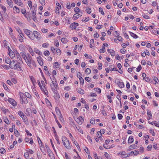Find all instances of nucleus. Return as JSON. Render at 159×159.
I'll use <instances>...</instances> for the list:
<instances>
[{"instance_id": "nucleus-1", "label": "nucleus", "mask_w": 159, "mask_h": 159, "mask_svg": "<svg viewBox=\"0 0 159 159\" xmlns=\"http://www.w3.org/2000/svg\"><path fill=\"white\" fill-rule=\"evenodd\" d=\"M20 100H22L21 104L24 103L25 104H26L28 103V102L27 100V98L24 95V94L22 93H20Z\"/></svg>"}, {"instance_id": "nucleus-2", "label": "nucleus", "mask_w": 159, "mask_h": 159, "mask_svg": "<svg viewBox=\"0 0 159 159\" xmlns=\"http://www.w3.org/2000/svg\"><path fill=\"white\" fill-rule=\"evenodd\" d=\"M24 31L30 38L31 39H34L33 33L31 31L27 29H24Z\"/></svg>"}, {"instance_id": "nucleus-3", "label": "nucleus", "mask_w": 159, "mask_h": 159, "mask_svg": "<svg viewBox=\"0 0 159 159\" xmlns=\"http://www.w3.org/2000/svg\"><path fill=\"white\" fill-rule=\"evenodd\" d=\"M27 60L26 61V62L27 63L28 66L30 67L32 64V61L33 60L31 57L30 56V54L28 53L27 56Z\"/></svg>"}, {"instance_id": "nucleus-4", "label": "nucleus", "mask_w": 159, "mask_h": 159, "mask_svg": "<svg viewBox=\"0 0 159 159\" xmlns=\"http://www.w3.org/2000/svg\"><path fill=\"white\" fill-rule=\"evenodd\" d=\"M33 34L34 39L35 37L38 39L39 40L42 37L41 34L36 31H34Z\"/></svg>"}, {"instance_id": "nucleus-5", "label": "nucleus", "mask_w": 159, "mask_h": 159, "mask_svg": "<svg viewBox=\"0 0 159 159\" xmlns=\"http://www.w3.org/2000/svg\"><path fill=\"white\" fill-rule=\"evenodd\" d=\"M20 64H19V62H17L15 64V66L13 67H12V69L14 70H17L19 71H22V70L21 68V67L20 65Z\"/></svg>"}, {"instance_id": "nucleus-6", "label": "nucleus", "mask_w": 159, "mask_h": 159, "mask_svg": "<svg viewBox=\"0 0 159 159\" xmlns=\"http://www.w3.org/2000/svg\"><path fill=\"white\" fill-rule=\"evenodd\" d=\"M16 58H17V59L19 60L20 61V62H19V64H22L23 63V62L22 61V58L21 56L17 52H16Z\"/></svg>"}, {"instance_id": "nucleus-7", "label": "nucleus", "mask_w": 159, "mask_h": 159, "mask_svg": "<svg viewBox=\"0 0 159 159\" xmlns=\"http://www.w3.org/2000/svg\"><path fill=\"white\" fill-rule=\"evenodd\" d=\"M119 79H116L115 80V83H116L118 86L120 88H122L124 87L125 85L123 82L119 81Z\"/></svg>"}, {"instance_id": "nucleus-8", "label": "nucleus", "mask_w": 159, "mask_h": 159, "mask_svg": "<svg viewBox=\"0 0 159 159\" xmlns=\"http://www.w3.org/2000/svg\"><path fill=\"white\" fill-rule=\"evenodd\" d=\"M75 120L79 125H81L84 121V120L82 116H80L79 117L77 118Z\"/></svg>"}, {"instance_id": "nucleus-9", "label": "nucleus", "mask_w": 159, "mask_h": 159, "mask_svg": "<svg viewBox=\"0 0 159 159\" xmlns=\"http://www.w3.org/2000/svg\"><path fill=\"white\" fill-rule=\"evenodd\" d=\"M8 101L11 103L13 106H16V102L13 99L9 98L8 100Z\"/></svg>"}, {"instance_id": "nucleus-10", "label": "nucleus", "mask_w": 159, "mask_h": 159, "mask_svg": "<svg viewBox=\"0 0 159 159\" xmlns=\"http://www.w3.org/2000/svg\"><path fill=\"white\" fill-rule=\"evenodd\" d=\"M63 143L64 145L68 149H70L71 148L70 143L69 141L67 142H64Z\"/></svg>"}, {"instance_id": "nucleus-11", "label": "nucleus", "mask_w": 159, "mask_h": 159, "mask_svg": "<svg viewBox=\"0 0 159 159\" xmlns=\"http://www.w3.org/2000/svg\"><path fill=\"white\" fill-rule=\"evenodd\" d=\"M21 118L23 120L24 122H25V124L26 125H28L29 124V122L26 116L25 115H23V117H22Z\"/></svg>"}, {"instance_id": "nucleus-12", "label": "nucleus", "mask_w": 159, "mask_h": 159, "mask_svg": "<svg viewBox=\"0 0 159 159\" xmlns=\"http://www.w3.org/2000/svg\"><path fill=\"white\" fill-rule=\"evenodd\" d=\"M37 60L39 64L40 65L42 66L43 64V59L42 58L39 56L37 58Z\"/></svg>"}, {"instance_id": "nucleus-13", "label": "nucleus", "mask_w": 159, "mask_h": 159, "mask_svg": "<svg viewBox=\"0 0 159 159\" xmlns=\"http://www.w3.org/2000/svg\"><path fill=\"white\" fill-rule=\"evenodd\" d=\"M14 1L15 3L17 5L21 7H23V4L20 0H15V1Z\"/></svg>"}, {"instance_id": "nucleus-14", "label": "nucleus", "mask_w": 159, "mask_h": 159, "mask_svg": "<svg viewBox=\"0 0 159 159\" xmlns=\"http://www.w3.org/2000/svg\"><path fill=\"white\" fill-rule=\"evenodd\" d=\"M47 151L49 156L51 157L52 159V158L53 157V153L52 152L51 150L49 148H48L47 149Z\"/></svg>"}, {"instance_id": "nucleus-15", "label": "nucleus", "mask_w": 159, "mask_h": 159, "mask_svg": "<svg viewBox=\"0 0 159 159\" xmlns=\"http://www.w3.org/2000/svg\"><path fill=\"white\" fill-rule=\"evenodd\" d=\"M16 63V62L15 61H13L11 62H10L9 64V66L12 69V67H13L14 66H15V64Z\"/></svg>"}, {"instance_id": "nucleus-16", "label": "nucleus", "mask_w": 159, "mask_h": 159, "mask_svg": "<svg viewBox=\"0 0 159 159\" xmlns=\"http://www.w3.org/2000/svg\"><path fill=\"white\" fill-rule=\"evenodd\" d=\"M9 54L11 58H14L15 56V54L13 51H10V52L9 53Z\"/></svg>"}, {"instance_id": "nucleus-17", "label": "nucleus", "mask_w": 159, "mask_h": 159, "mask_svg": "<svg viewBox=\"0 0 159 159\" xmlns=\"http://www.w3.org/2000/svg\"><path fill=\"white\" fill-rule=\"evenodd\" d=\"M128 143H131L134 141V139L133 136H130L129 137L128 139Z\"/></svg>"}, {"instance_id": "nucleus-18", "label": "nucleus", "mask_w": 159, "mask_h": 159, "mask_svg": "<svg viewBox=\"0 0 159 159\" xmlns=\"http://www.w3.org/2000/svg\"><path fill=\"white\" fill-rule=\"evenodd\" d=\"M130 35L134 39H137L138 38V36L135 34L131 32H129Z\"/></svg>"}, {"instance_id": "nucleus-19", "label": "nucleus", "mask_w": 159, "mask_h": 159, "mask_svg": "<svg viewBox=\"0 0 159 159\" xmlns=\"http://www.w3.org/2000/svg\"><path fill=\"white\" fill-rule=\"evenodd\" d=\"M7 2L10 7H12L13 6V2L11 0H6Z\"/></svg>"}, {"instance_id": "nucleus-20", "label": "nucleus", "mask_w": 159, "mask_h": 159, "mask_svg": "<svg viewBox=\"0 0 159 159\" xmlns=\"http://www.w3.org/2000/svg\"><path fill=\"white\" fill-rule=\"evenodd\" d=\"M13 9L15 11V13H18L20 12V9L16 6H14L13 7Z\"/></svg>"}, {"instance_id": "nucleus-21", "label": "nucleus", "mask_w": 159, "mask_h": 159, "mask_svg": "<svg viewBox=\"0 0 159 159\" xmlns=\"http://www.w3.org/2000/svg\"><path fill=\"white\" fill-rule=\"evenodd\" d=\"M20 39H19V40L20 42H22L23 41V37H24L23 34L22 33H21L20 34Z\"/></svg>"}, {"instance_id": "nucleus-22", "label": "nucleus", "mask_w": 159, "mask_h": 159, "mask_svg": "<svg viewBox=\"0 0 159 159\" xmlns=\"http://www.w3.org/2000/svg\"><path fill=\"white\" fill-rule=\"evenodd\" d=\"M147 114L148 115V117H149V118L148 119V120H149L152 118V115L151 114V112L150 111H147Z\"/></svg>"}, {"instance_id": "nucleus-23", "label": "nucleus", "mask_w": 159, "mask_h": 159, "mask_svg": "<svg viewBox=\"0 0 159 159\" xmlns=\"http://www.w3.org/2000/svg\"><path fill=\"white\" fill-rule=\"evenodd\" d=\"M62 141L63 143L64 142H67L69 140L67 139L66 137L64 136H62Z\"/></svg>"}, {"instance_id": "nucleus-24", "label": "nucleus", "mask_w": 159, "mask_h": 159, "mask_svg": "<svg viewBox=\"0 0 159 159\" xmlns=\"http://www.w3.org/2000/svg\"><path fill=\"white\" fill-rule=\"evenodd\" d=\"M73 143L75 144V145L77 147L78 150H80V147L79 145V144L77 142L76 140H75L73 142Z\"/></svg>"}, {"instance_id": "nucleus-25", "label": "nucleus", "mask_w": 159, "mask_h": 159, "mask_svg": "<svg viewBox=\"0 0 159 159\" xmlns=\"http://www.w3.org/2000/svg\"><path fill=\"white\" fill-rule=\"evenodd\" d=\"M70 28L72 30H75L76 29V26H75V25L74 24H73V23H71L70 25Z\"/></svg>"}, {"instance_id": "nucleus-26", "label": "nucleus", "mask_w": 159, "mask_h": 159, "mask_svg": "<svg viewBox=\"0 0 159 159\" xmlns=\"http://www.w3.org/2000/svg\"><path fill=\"white\" fill-rule=\"evenodd\" d=\"M52 129L54 130L53 133L55 134V138L56 139H58V137L57 134V132L55 130V129L54 127H52Z\"/></svg>"}, {"instance_id": "nucleus-27", "label": "nucleus", "mask_w": 159, "mask_h": 159, "mask_svg": "<svg viewBox=\"0 0 159 159\" xmlns=\"http://www.w3.org/2000/svg\"><path fill=\"white\" fill-rule=\"evenodd\" d=\"M78 92L79 93L81 94H83L84 93V90L82 89L79 88L78 89Z\"/></svg>"}, {"instance_id": "nucleus-28", "label": "nucleus", "mask_w": 159, "mask_h": 159, "mask_svg": "<svg viewBox=\"0 0 159 159\" xmlns=\"http://www.w3.org/2000/svg\"><path fill=\"white\" fill-rule=\"evenodd\" d=\"M61 42L63 43H66L67 42V39L66 38H62L61 39Z\"/></svg>"}, {"instance_id": "nucleus-29", "label": "nucleus", "mask_w": 159, "mask_h": 159, "mask_svg": "<svg viewBox=\"0 0 159 159\" xmlns=\"http://www.w3.org/2000/svg\"><path fill=\"white\" fill-rule=\"evenodd\" d=\"M20 54L22 58H25V57H26V56H27V55L26 54V53L25 52H20Z\"/></svg>"}, {"instance_id": "nucleus-30", "label": "nucleus", "mask_w": 159, "mask_h": 159, "mask_svg": "<svg viewBox=\"0 0 159 159\" xmlns=\"http://www.w3.org/2000/svg\"><path fill=\"white\" fill-rule=\"evenodd\" d=\"M30 77L32 82V83L34 85V83L36 82L33 76H30Z\"/></svg>"}, {"instance_id": "nucleus-31", "label": "nucleus", "mask_w": 159, "mask_h": 159, "mask_svg": "<svg viewBox=\"0 0 159 159\" xmlns=\"http://www.w3.org/2000/svg\"><path fill=\"white\" fill-rule=\"evenodd\" d=\"M55 110L57 114L59 115V114H61V111L59 109H58V107H55Z\"/></svg>"}, {"instance_id": "nucleus-32", "label": "nucleus", "mask_w": 159, "mask_h": 159, "mask_svg": "<svg viewBox=\"0 0 159 159\" xmlns=\"http://www.w3.org/2000/svg\"><path fill=\"white\" fill-rule=\"evenodd\" d=\"M34 51L36 53H38L39 55H40L41 54V52L37 49L34 48Z\"/></svg>"}, {"instance_id": "nucleus-33", "label": "nucleus", "mask_w": 159, "mask_h": 159, "mask_svg": "<svg viewBox=\"0 0 159 159\" xmlns=\"http://www.w3.org/2000/svg\"><path fill=\"white\" fill-rule=\"evenodd\" d=\"M14 131L15 136L17 137H18V136L20 134L17 131V130L16 129H15L14 130Z\"/></svg>"}, {"instance_id": "nucleus-34", "label": "nucleus", "mask_w": 159, "mask_h": 159, "mask_svg": "<svg viewBox=\"0 0 159 159\" xmlns=\"http://www.w3.org/2000/svg\"><path fill=\"white\" fill-rule=\"evenodd\" d=\"M74 11L76 13V14H78L80 11V9L77 7H75L74 8Z\"/></svg>"}, {"instance_id": "nucleus-35", "label": "nucleus", "mask_w": 159, "mask_h": 159, "mask_svg": "<svg viewBox=\"0 0 159 159\" xmlns=\"http://www.w3.org/2000/svg\"><path fill=\"white\" fill-rule=\"evenodd\" d=\"M18 114L20 116V117H22L23 115H25L20 111H19L18 112Z\"/></svg>"}, {"instance_id": "nucleus-36", "label": "nucleus", "mask_w": 159, "mask_h": 159, "mask_svg": "<svg viewBox=\"0 0 159 159\" xmlns=\"http://www.w3.org/2000/svg\"><path fill=\"white\" fill-rule=\"evenodd\" d=\"M25 97L28 98H30L31 97V95L28 93L27 92H25Z\"/></svg>"}, {"instance_id": "nucleus-37", "label": "nucleus", "mask_w": 159, "mask_h": 159, "mask_svg": "<svg viewBox=\"0 0 159 159\" xmlns=\"http://www.w3.org/2000/svg\"><path fill=\"white\" fill-rule=\"evenodd\" d=\"M77 76L78 78H80L82 77V75L80 72H78L77 73Z\"/></svg>"}, {"instance_id": "nucleus-38", "label": "nucleus", "mask_w": 159, "mask_h": 159, "mask_svg": "<svg viewBox=\"0 0 159 159\" xmlns=\"http://www.w3.org/2000/svg\"><path fill=\"white\" fill-rule=\"evenodd\" d=\"M86 11L88 14H90L91 12V9L89 7L87 8L86 9Z\"/></svg>"}, {"instance_id": "nucleus-39", "label": "nucleus", "mask_w": 159, "mask_h": 159, "mask_svg": "<svg viewBox=\"0 0 159 159\" xmlns=\"http://www.w3.org/2000/svg\"><path fill=\"white\" fill-rule=\"evenodd\" d=\"M91 70L89 68H87L85 71V72L88 74H90L91 73Z\"/></svg>"}, {"instance_id": "nucleus-40", "label": "nucleus", "mask_w": 159, "mask_h": 159, "mask_svg": "<svg viewBox=\"0 0 159 159\" xmlns=\"http://www.w3.org/2000/svg\"><path fill=\"white\" fill-rule=\"evenodd\" d=\"M77 14H75L73 17V18L74 19V20H76L77 19L79 18L80 17H78V15H77Z\"/></svg>"}, {"instance_id": "nucleus-41", "label": "nucleus", "mask_w": 159, "mask_h": 159, "mask_svg": "<svg viewBox=\"0 0 159 159\" xmlns=\"http://www.w3.org/2000/svg\"><path fill=\"white\" fill-rule=\"evenodd\" d=\"M51 86L52 87V91H53V92L54 93L56 94L57 95V91L56 90V89H55V88H52V85H51Z\"/></svg>"}, {"instance_id": "nucleus-42", "label": "nucleus", "mask_w": 159, "mask_h": 159, "mask_svg": "<svg viewBox=\"0 0 159 159\" xmlns=\"http://www.w3.org/2000/svg\"><path fill=\"white\" fill-rule=\"evenodd\" d=\"M90 123L92 124H94L95 123V119L93 117L91 118L90 120Z\"/></svg>"}, {"instance_id": "nucleus-43", "label": "nucleus", "mask_w": 159, "mask_h": 159, "mask_svg": "<svg viewBox=\"0 0 159 159\" xmlns=\"http://www.w3.org/2000/svg\"><path fill=\"white\" fill-rule=\"evenodd\" d=\"M2 111L4 113L6 114L7 112V111H8V110H6L5 108L4 107H2L1 108Z\"/></svg>"}, {"instance_id": "nucleus-44", "label": "nucleus", "mask_w": 159, "mask_h": 159, "mask_svg": "<svg viewBox=\"0 0 159 159\" xmlns=\"http://www.w3.org/2000/svg\"><path fill=\"white\" fill-rule=\"evenodd\" d=\"M34 10L31 11L32 12V17L35 16L36 14V10H35V8H34Z\"/></svg>"}, {"instance_id": "nucleus-45", "label": "nucleus", "mask_w": 159, "mask_h": 159, "mask_svg": "<svg viewBox=\"0 0 159 159\" xmlns=\"http://www.w3.org/2000/svg\"><path fill=\"white\" fill-rule=\"evenodd\" d=\"M99 11L100 12L101 14L102 15H104L105 13L104 11H103V10L101 7H100L99 8Z\"/></svg>"}, {"instance_id": "nucleus-46", "label": "nucleus", "mask_w": 159, "mask_h": 159, "mask_svg": "<svg viewBox=\"0 0 159 159\" xmlns=\"http://www.w3.org/2000/svg\"><path fill=\"white\" fill-rule=\"evenodd\" d=\"M5 62L7 64H9L10 63V59L9 58H6L5 60Z\"/></svg>"}, {"instance_id": "nucleus-47", "label": "nucleus", "mask_w": 159, "mask_h": 159, "mask_svg": "<svg viewBox=\"0 0 159 159\" xmlns=\"http://www.w3.org/2000/svg\"><path fill=\"white\" fill-rule=\"evenodd\" d=\"M110 53L111 55L112 56H114L115 54V51L113 50H111V51L110 52Z\"/></svg>"}, {"instance_id": "nucleus-48", "label": "nucleus", "mask_w": 159, "mask_h": 159, "mask_svg": "<svg viewBox=\"0 0 159 159\" xmlns=\"http://www.w3.org/2000/svg\"><path fill=\"white\" fill-rule=\"evenodd\" d=\"M142 69L141 66L140 65H139L136 68V71L137 72H139Z\"/></svg>"}, {"instance_id": "nucleus-49", "label": "nucleus", "mask_w": 159, "mask_h": 159, "mask_svg": "<svg viewBox=\"0 0 159 159\" xmlns=\"http://www.w3.org/2000/svg\"><path fill=\"white\" fill-rule=\"evenodd\" d=\"M43 54L44 55L46 56H48L49 55L50 53L48 51L46 50L44 52Z\"/></svg>"}, {"instance_id": "nucleus-50", "label": "nucleus", "mask_w": 159, "mask_h": 159, "mask_svg": "<svg viewBox=\"0 0 159 159\" xmlns=\"http://www.w3.org/2000/svg\"><path fill=\"white\" fill-rule=\"evenodd\" d=\"M6 150L4 148H2L0 149V152L2 154H4L6 152Z\"/></svg>"}, {"instance_id": "nucleus-51", "label": "nucleus", "mask_w": 159, "mask_h": 159, "mask_svg": "<svg viewBox=\"0 0 159 159\" xmlns=\"http://www.w3.org/2000/svg\"><path fill=\"white\" fill-rule=\"evenodd\" d=\"M102 113L103 114V115L105 116H106L107 115V113L106 111L104 110V109H102Z\"/></svg>"}, {"instance_id": "nucleus-52", "label": "nucleus", "mask_w": 159, "mask_h": 159, "mask_svg": "<svg viewBox=\"0 0 159 159\" xmlns=\"http://www.w3.org/2000/svg\"><path fill=\"white\" fill-rule=\"evenodd\" d=\"M104 155L108 159H109L110 158V155L108 154V153L106 152H104Z\"/></svg>"}, {"instance_id": "nucleus-53", "label": "nucleus", "mask_w": 159, "mask_h": 159, "mask_svg": "<svg viewBox=\"0 0 159 159\" xmlns=\"http://www.w3.org/2000/svg\"><path fill=\"white\" fill-rule=\"evenodd\" d=\"M94 90L96 91L97 92H98L99 93H100L101 92V89L98 88H95L94 89Z\"/></svg>"}, {"instance_id": "nucleus-54", "label": "nucleus", "mask_w": 159, "mask_h": 159, "mask_svg": "<svg viewBox=\"0 0 159 159\" xmlns=\"http://www.w3.org/2000/svg\"><path fill=\"white\" fill-rule=\"evenodd\" d=\"M55 120H56V122H57V124H58V125L59 126V127L60 128H61L62 127V126L60 124L59 122H58V121L57 120V119L56 118H55Z\"/></svg>"}, {"instance_id": "nucleus-55", "label": "nucleus", "mask_w": 159, "mask_h": 159, "mask_svg": "<svg viewBox=\"0 0 159 159\" xmlns=\"http://www.w3.org/2000/svg\"><path fill=\"white\" fill-rule=\"evenodd\" d=\"M49 45V44L47 43H43V44H42V47H48Z\"/></svg>"}, {"instance_id": "nucleus-56", "label": "nucleus", "mask_w": 159, "mask_h": 159, "mask_svg": "<svg viewBox=\"0 0 159 159\" xmlns=\"http://www.w3.org/2000/svg\"><path fill=\"white\" fill-rule=\"evenodd\" d=\"M118 40L120 42H122V38L119 35L118 36H116Z\"/></svg>"}, {"instance_id": "nucleus-57", "label": "nucleus", "mask_w": 159, "mask_h": 159, "mask_svg": "<svg viewBox=\"0 0 159 159\" xmlns=\"http://www.w3.org/2000/svg\"><path fill=\"white\" fill-rule=\"evenodd\" d=\"M153 123L156 127L159 128V124H158V122L157 123L156 121H153Z\"/></svg>"}, {"instance_id": "nucleus-58", "label": "nucleus", "mask_w": 159, "mask_h": 159, "mask_svg": "<svg viewBox=\"0 0 159 159\" xmlns=\"http://www.w3.org/2000/svg\"><path fill=\"white\" fill-rule=\"evenodd\" d=\"M52 83L53 84V86L55 88V89H57L58 87L57 84V82L54 83L53 81H52Z\"/></svg>"}, {"instance_id": "nucleus-59", "label": "nucleus", "mask_w": 159, "mask_h": 159, "mask_svg": "<svg viewBox=\"0 0 159 159\" xmlns=\"http://www.w3.org/2000/svg\"><path fill=\"white\" fill-rule=\"evenodd\" d=\"M51 50L53 54L55 53V49L54 47H52L51 48Z\"/></svg>"}, {"instance_id": "nucleus-60", "label": "nucleus", "mask_w": 159, "mask_h": 159, "mask_svg": "<svg viewBox=\"0 0 159 159\" xmlns=\"http://www.w3.org/2000/svg\"><path fill=\"white\" fill-rule=\"evenodd\" d=\"M29 50H30V53L31 55L33 56H34V52H33V49L31 48H29Z\"/></svg>"}, {"instance_id": "nucleus-61", "label": "nucleus", "mask_w": 159, "mask_h": 159, "mask_svg": "<svg viewBox=\"0 0 159 159\" xmlns=\"http://www.w3.org/2000/svg\"><path fill=\"white\" fill-rule=\"evenodd\" d=\"M39 2L42 6L44 5L45 4L44 0H39Z\"/></svg>"}, {"instance_id": "nucleus-62", "label": "nucleus", "mask_w": 159, "mask_h": 159, "mask_svg": "<svg viewBox=\"0 0 159 159\" xmlns=\"http://www.w3.org/2000/svg\"><path fill=\"white\" fill-rule=\"evenodd\" d=\"M28 4L30 7L32 8V4L31 1H29L28 2Z\"/></svg>"}, {"instance_id": "nucleus-63", "label": "nucleus", "mask_w": 159, "mask_h": 159, "mask_svg": "<svg viewBox=\"0 0 159 159\" xmlns=\"http://www.w3.org/2000/svg\"><path fill=\"white\" fill-rule=\"evenodd\" d=\"M85 152L87 154H89V151L87 147H85L84 148Z\"/></svg>"}, {"instance_id": "nucleus-64", "label": "nucleus", "mask_w": 159, "mask_h": 159, "mask_svg": "<svg viewBox=\"0 0 159 159\" xmlns=\"http://www.w3.org/2000/svg\"><path fill=\"white\" fill-rule=\"evenodd\" d=\"M118 117L119 120H120L122 119L123 118L122 115L120 114H119L118 115Z\"/></svg>"}]
</instances>
